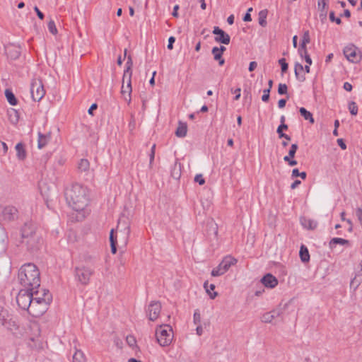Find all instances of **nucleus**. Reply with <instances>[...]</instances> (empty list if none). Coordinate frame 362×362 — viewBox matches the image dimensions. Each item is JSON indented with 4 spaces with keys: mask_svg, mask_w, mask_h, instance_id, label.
I'll list each match as a JSON object with an SVG mask.
<instances>
[{
    "mask_svg": "<svg viewBox=\"0 0 362 362\" xmlns=\"http://www.w3.org/2000/svg\"><path fill=\"white\" fill-rule=\"evenodd\" d=\"M52 299L49 291L43 290L41 294L38 291V296H34L28 312L35 317L42 316L47 310Z\"/></svg>",
    "mask_w": 362,
    "mask_h": 362,
    "instance_id": "nucleus-3",
    "label": "nucleus"
},
{
    "mask_svg": "<svg viewBox=\"0 0 362 362\" xmlns=\"http://www.w3.org/2000/svg\"><path fill=\"white\" fill-rule=\"evenodd\" d=\"M89 166V161L87 159H81L78 164V168L81 171H87Z\"/></svg>",
    "mask_w": 362,
    "mask_h": 362,
    "instance_id": "nucleus-34",
    "label": "nucleus"
},
{
    "mask_svg": "<svg viewBox=\"0 0 362 362\" xmlns=\"http://www.w3.org/2000/svg\"><path fill=\"white\" fill-rule=\"evenodd\" d=\"M48 29H49V31L54 35L57 33V28H56L54 21L51 20L48 23Z\"/></svg>",
    "mask_w": 362,
    "mask_h": 362,
    "instance_id": "nucleus-42",
    "label": "nucleus"
},
{
    "mask_svg": "<svg viewBox=\"0 0 362 362\" xmlns=\"http://www.w3.org/2000/svg\"><path fill=\"white\" fill-rule=\"evenodd\" d=\"M269 313L270 314H272L273 320L280 316L281 313V312L279 310H274Z\"/></svg>",
    "mask_w": 362,
    "mask_h": 362,
    "instance_id": "nucleus-54",
    "label": "nucleus"
},
{
    "mask_svg": "<svg viewBox=\"0 0 362 362\" xmlns=\"http://www.w3.org/2000/svg\"><path fill=\"white\" fill-rule=\"evenodd\" d=\"M288 87L285 83H279L278 88V93L279 95H284L287 93Z\"/></svg>",
    "mask_w": 362,
    "mask_h": 362,
    "instance_id": "nucleus-41",
    "label": "nucleus"
},
{
    "mask_svg": "<svg viewBox=\"0 0 362 362\" xmlns=\"http://www.w3.org/2000/svg\"><path fill=\"white\" fill-rule=\"evenodd\" d=\"M337 141L341 149L345 150L346 148V145L345 144L342 139H338Z\"/></svg>",
    "mask_w": 362,
    "mask_h": 362,
    "instance_id": "nucleus-56",
    "label": "nucleus"
},
{
    "mask_svg": "<svg viewBox=\"0 0 362 362\" xmlns=\"http://www.w3.org/2000/svg\"><path fill=\"white\" fill-rule=\"evenodd\" d=\"M231 93H234L235 94V98H234V100H238L240 98V92H241V89L240 88H238L236 89H231Z\"/></svg>",
    "mask_w": 362,
    "mask_h": 362,
    "instance_id": "nucleus-49",
    "label": "nucleus"
},
{
    "mask_svg": "<svg viewBox=\"0 0 362 362\" xmlns=\"http://www.w3.org/2000/svg\"><path fill=\"white\" fill-rule=\"evenodd\" d=\"M194 322L196 325L200 324L201 322V315L199 311L198 310L194 311L193 316Z\"/></svg>",
    "mask_w": 362,
    "mask_h": 362,
    "instance_id": "nucleus-46",
    "label": "nucleus"
},
{
    "mask_svg": "<svg viewBox=\"0 0 362 362\" xmlns=\"http://www.w3.org/2000/svg\"><path fill=\"white\" fill-rule=\"evenodd\" d=\"M68 204L76 211H82L88 204V189L80 184L72 185L65 190Z\"/></svg>",
    "mask_w": 362,
    "mask_h": 362,
    "instance_id": "nucleus-1",
    "label": "nucleus"
},
{
    "mask_svg": "<svg viewBox=\"0 0 362 362\" xmlns=\"http://www.w3.org/2000/svg\"><path fill=\"white\" fill-rule=\"evenodd\" d=\"M317 6H318V8H319L321 11H325V7H326V6H327L326 2H325V0H319V1H318Z\"/></svg>",
    "mask_w": 362,
    "mask_h": 362,
    "instance_id": "nucleus-52",
    "label": "nucleus"
},
{
    "mask_svg": "<svg viewBox=\"0 0 362 362\" xmlns=\"http://www.w3.org/2000/svg\"><path fill=\"white\" fill-rule=\"evenodd\" d=\"M237 262L235 258L230 256L225 257L221 262L211 271L213 276H219L224 274L229 268Z\"/></svg>",
    "mask_w": 362,
    "mask_h": 362,
    "instance_id": "nucleus-8",
    "label": "nucleus"
},
{
    "mask_svg": "<svg viewBox=\"0 0 362 362\" xmlns=\"http://www.w3.org/2000/svg\"><path fill=\"white\" fill-rule=\"evenodd\" d=\"M303 71V66L302 64L299 63H296L294 72L297 80L300 82H303L305 80V76L304 75H300V73Z\"/></svg>",
    "mask_w": 362,
    "mask_h": 362,
    "instance_id": "nucleus-26",
    "label": "nucleus"
},
{
    "mask_svg": "<svg viewBox=\"0 0 362 362\" xmlns=\"http://www.w3.org/2000/svg\"><path fill=\"white\" fill-rule=\"evenodd\" d=\"M131 78L130 74H129V76H127L124 81V78H122V86L121 88V93L124 99L127 101L128 103L131 102V93L132 91Z\"/></svg>",
    "mask_w": 362,
    "mask_h": 362,
    "instance_id": "nucleus-13",
    "label": "nucleus"
},
{
    "mask_svg": "<svg viewBox=\"0 0 362 362\" xmlns=\"http://www.w3.org/2000/svg\"><path fill=\"white\" fill-rule=\"evenodd\" d=\"M211 52L214 55V59L218 61V64L220 66H223L225 63V60L224 59L222 58V54L220 52H214V48L212 49Z\"/></svg>",
    "mask_w": 362,
    "mask_h": 362,
    "instance_id": "nucleus-36",
    "label": "nucleus"
},
{
    "mask_svg": "<svg viewBox=\"0 0 362 362\" xmlns=\"http://www.w3.org/2000/svg\"><path fill=\"white\" fill-rule=\"evenodd\" d=\"M261 320L264 323H271L273 320L272 314L269 312L264 313L262 315Z\"/></svg>",
    "mask_w": 362,
    "mask_h": 362,
    "instance_id": "nucleus-39",
    "label": "nucleus"
},
{
    "mask_svg": "<svg viewBox=\"0 0 362 362\" xmlns=\"http://www.w3.org/2000/svg\"><path fill=\"white\" fill-rule=\"evenodd\" d=\"M226 48L224 46H221L220 47H214V52H220L222 54H223V52L226 51Z\"/></svg>",
    "mask_w": 362,
    "mask_h": 362,
    "instance_id": "nucleus-58",
    "label": "nucleus"
},
{
    "mask_svg": "<svg viewBox=\"0 0 362 362\" xmlns=\"http://www.w3.org/2000/svg\"><path fill=\"white\" fill-rule=\"evenodd\" d=\"M127 341L130 346H133L136 342V341L133 337H127Z\"/></svg>",
    "mask_w": 362,
    "mask_h": 362,
    "instance_id": "nucleus-63",
    "label": "nucleus"
},
{
    "mask_svg": "<svg viewBox=\"0 0 362 362\" xmlns=\"http://www.w3.org/2000/svg\"><path fill=\"white\" fill-rule=\"evenodd\" d=\"M31 97L34 101H40L45 95V90L40 79L35 78L30 85Z\"/></svg>",
    "mask_w": 362,
    "mask_h": 362,
    "instance_id": "nucleus-9",
    "label": "nucleus"
},
{
    "mask_svg": "<svg viewBox=\"0 0 362 362\" xmlns=\"http://www.w3.org/2000/svg\"><path fill=\"white\" fill-rule=\"evenodd\" d=\"M8 119L12 124H17L19 120V115L18 112L15 110L11 108L8 111Z\"/></svg>",
    "mask_w": 362,
    "mask_h": 362,
    "instance_id": "nucleus-30",
    "label": "nucleus"
},
{
    "mask_svg": "<svg viewBox=\"0 0 362 362\" xmlns=\"http://www.w3.org/2000/svg\"><path fill=\"white\" fill-rule=\"evenodd\" d=\"M6 55L11 59H16L21 54V47L18 45L10 44L4 47Z\"/></svg>",
    "mask_w": 362,
    "mask_h": 362,
    "instance_id": "nucleus-16",
    "label": "nucleus"
},
{
    "mask_svg": "<svg viewBox=\"0 0 362 362\" xmlns=\"http://www.w3.org/2000/svg\"><path fill=\"white\" fill-rule=\"evenodd\" d=\"M267 14H268L267 9L261 10L258 13L259 24L263 28L266 27L267 25Z\"/></svg>",
    "mask_w": 362,
    "mask_h": 362,
    "instance_id": "nucleus-24",
    "label": "nucleus"
},
{
    "mask_svg": "<svg viewBox=\"0 0 362 362\" xmlns=\"http://www.w3.org/2000/svg\"><path fill=\"white\" fill-rule=\"evenodd\" d=\"M126 65H127V68L124 72V81L126 79V78L127 76H129V74H130V76L132 77V71H131V67H132V59L131 57H129L128 58V60L126 63Z\"/></svg>",
    "mask_w": 362,
    "mask_h": 362,
    "instance_id": "nucleus-35",
    "label": "nucleus"
},
{
    "mask_svg": "<svg viewBox=\"0 0 362 362\" xmlns=\"http://www.w3.org/2000/svg\"><path fill=\"white\" fill-rule=\"evenodd\" d=\"M344 88L347 91H351L352 90V85L349 82H345L344 83Z\"/></svg>",
    "mask_w": 362,
    "mask_h": 362,
    "instance_id": "nucleus-60",
    "label": "nucleus"
},
{
    "mask_svg": "<svg viewBox=\"0 0 362 362\" xmlns=\"http://www.w3.org/2000/svg\"><path fill=\"white\" fill-rule=\"evenodd\" d=\"M94 274V270L90 267L81 265L75 268L76 279L83 285H87L91 276Z\"/></svg>",
    "mask_w": 362,
    "mask_h": 362,
    "instance_id": "nucleus-6",
    "label": "nucleus"
},
{
    "mask_svg": "<svg viewBox=\"0 0 362 362\" xmlns=\"http://www.w3.org/2000/svg\"><path fill=\"white\" fill-rule=\"evenodd\" d=\"M110 242L111 246V252L113 254L117 252V238L114 235V229H112L110 234Z\"/></svg>",
    "mask_w": 362,
    "mask_h": 362,
    "instance_id": "nucleus-32",
    "label": "nucleus"
},
{
    "mask_svg": "<svg viewBox=\"0 0 362 362\" xmlns=\"http://www.w3.org/2000/svg\"><path fill=\"white\" fill-rule=\"evenodd\" d=\"M34 10L36 12L38 18L41 20H42L45 17L44 14L40 11L37 6L34 7Z\"/></svg>",
    "mask_w": 362,
    "mask_h": 362,
    "instance_id": "nucleus-55",
    "label": "nucleus"
},
{
    "mask_svg": "<svg viewBox=\"0 0 362 362\" xmlns=\"http://www.w3.org/2000/svg\"><path fill=\"white\" fill-rule=\"evenodd\" d=\"M161 310V304L158 301H152L148 305L146 313L151 321H155L159 316Z\"/></svg>",
    "mask_w": 362,
    "mask_h": 362,
    "instance_id": "nucleus-11",
    "label": "nucleus"
},
{
    "mask_svg": "<svg viewBox=\"0 0 362 362\" xmlns=\"http://www.w3.org/2000/svg\"><path fill=\"white\" fill-rule=\"evenodd\" d=\"M288 128V125L287 124H280L278 127H277V129H276V133L278 134L279 135V137L280 139L281 138H284L285 139L286 141H290L291 140V137L290 136H288V134H286L283 132L284 130H287Z\"/></svg>",
    "mask_w": 362,
    "mask_h": 362,
    "instance_id": "nucleus-27",
    "label": "nucleus"
},
{
    "mask_svg": "<svg viewBox=\"0 0 362 362\" xmlns=\"http://www.w3.org/2000/svg\"><path fill=\"white\" fill-rule=\"evenodd\" d=\"M279 64L281 65V69L282 73H285L287 71L288 65L286 62V59L284 58H281L279 60Z\"/></svg>",
    "mask_w": 362,
    "mask_h": 362,
    "instance_id": "nucleus-40",
    "label": "nucleus"
},
{
    "mask_svg": "<svg viewBox=\"0 0 362 362\" xmlns=\"http://www.w3.org/2000/svg\"><path fill=\"white\" fill-rule=\"evenodd\" d=\"M41 238L38 235L21 240V244L22 247H25L28 251L31 252H33L39 249L40 245H41Z\"/></svg>",
    "mask_w": 362,
    "mask_h": 362,
    "instance_id": "nucleus-10",
    "label": "nucleus"
},
{
    "mask_svg": "<svg viewBox=\"0 0 362 362\" xmlns=\"http://www.w3.org/2000/svg\"><path fill=\"white\" fill-rule=\"evenodd\" d=\"M349 110L350 111V113L352 115H356L358 113V106L356 103L354 101H351L349 103L348 105Z\"/></svg>",
    "mask_w": 362,
    "mask_h": 362,
    "instance_id": "nucleus-38",
    "label": "nucleus"
},
{
    "mask_svg": "<svg viewBox=\"0 0 362 362\" xmlns=\"http://www.w3.org/2000/svg\"><path fill=\"white\" fill-rule=\"evenodd\" d=\"M261 283L267 288H274L278 284L277 279L271 274H267L262 279Z\"/></svg>",
    "mask_w": 362,
    "mask_h": 362,
    "instance_id": "nucleus-18",
    "label": "nucleus"
},
{
    "mask_svg": "<svg viewBox=\"0 0 362 362\" xmlns=\"http://www.w3.org/2000/svg\"><path fill=\"white\" fill-rule=\"evenodd\" d=\"M204 287L211 299H214L217 296L218 293L216 292L211 293V290L208 287V282L204 283Z\"/></svg>",
    "mask_w": 362,
    "mask_h": 362,
    "instance_id": "nucleus-45",
    "label": "nucleus"
},
{
    "mask_svg": "<svg viewBox=\"0 0 362 362\" xmlns=\"http://www.w3.org/2000/svg\"><path fill=\"white\" fill-rule=\"evenodd\" d=\"M35 296H38V290L31 291L29 288L20 290L16 296L18 305L23 310H28Z\"/></svg>",
    "mask_w": 362,
    "mask_h": 362,
    "instance_id": "nucleus-5",
    "label": "nucleus"
},
{
    "mask_svg": "<svg viewBox=\"0 0 362 362\" xmlns=\"http://www.w3.org/2000/svg\"><path fill=\"white\" fill-rule=\"evenodd\" d=\"M0 323L8 329H12L16 325L14 321L9 318L8 310L0 308Z\"/></svg>",
    "mask_w": 362,
    "mask_h": 362,
    "instance_id": "nucleus-15",
    "label": "nucleus"
},
{
    "mask_svg": "<svg viewBox=\"0 0 362 362\" xmlns=\"http://www.w3.org/2000/svg\"><path fill=\"white\" fill-rule=\"evenodd\" d=\"M18 217V210L16 207L8 206L2 211V218L6 221H12Z\"/></svg>",
    "mask_w": 362,
    "mask_h": 362,
    "instance_id": "nucleus-17",
    "label": "nucleus"
},
{
    "mask_svg": "<svg viewBox=\"0 0 362 362\" xmlns=\"http://www.w3.org/2000/svg\"><path fill=\"white\" fill-rule=\"evenodd\" d=\"M345 57L352 63H358L362 59V52L353 44L346 46L343 50Z\"/></svg>",
    "mask_w": 362,
    "mask_h": 362,
    "instance_id": "nucleus-7",
    "label": "nucleus"
},
{
    "mask_svg": "<svg viewBox=\"0 0 362 362\" xmlns=\"http://www.w3.org/2000/svg\"><path fill=\"white\" fill-rule=\"evenodd\" d=\"M301 42L307 43V44L310 43V33H309L308 30L304 32Z\"/></svg>",
    "mask_w": 362,
    "mask_h": 362,
    "instance_id": "nucleus-48",
    "label": "nucleus"
},
{
    "mask_svg": "<svg viewBox=\"0 0 362 362\" xmlns=\"http://www.w3.org/2000/svg\"><path fill=\"white\" fill-rule=\"evenodd\" d=\"M356 216L357 217L358 221L362 225V209L357 208L355 211Z\"/></svg>",
    "mask_w": 362,
    "mask_h": 362,
    "instance_id": "nucleus-50",
    "label": "nucleus"
},
{
    "mask_svg": "<svg viewBox=\"0 0 362 362\" xmlns=\"http://www.w3.org/2000/svg\"><path fill=\"white\" fill-rule=\"evenodd\" d=\"M180 164H178L177 162H175L173 166V170L172 171V176L175 179H178L180 176Z\"/></svg>",
    "mask_w": 362,
    "mask_h": 362,
    "instance_id": "nucleus-37",
    "label": "nucleus"
},
{
    "mask_svg": "<svg viewBox=\"0 0 362 362\" xmlns=\"http://www.w3.org/2000/svg\"><path fill=\"white\" fill-rule=\"evenodd\" d=\"M300 223L305 228L309 230H314L317 226V222L315 220L310 218H301Z\"/></svg>",
    "mask_w": 362,
    "mask_h": 362,
    "instance_id": "nucleus-20",
    "label": "nucleus"
},
{
    "mask_svg": "<svg viewBox=\"0 0 362 362\" xmlns=\"http://www.w3.org/2000/svg\"><path fill=\"white\" fill-rule=\"evenodd\" d=\"M72 362H86V358L83 352L81 350L76 349L73 355Z\"/></svg>",
    "mask_w": 362,
    "mask_h": 362,
    "instance_id": "nucleus-28",
    "label": "nucleus"
},
{
    "mask_svg": "<svg viewBox=\"0 0 362 362\" xmlns=\"http://www.w3.org/2000/svg\"><path fill=\"white\" fill-rule=\"evenodd\" d=\"M361 269L356 273L354 278L351 281V286H355L356 288L362 282V264H360Z\"/></svg>",
    "mask_w": 362,
    "mask_h": 362,
    "instance_id": "nucleus-25",
    "label": "nucleus"
},
{
    "mask_svg": "<svg viewBox=\"0 0 362 362\" xmlns=\"http://www.w3.org/2000/svg\"><path fill=\"white\" fill-rule=\"evenodd\" d=\"M5 96L8 100V102L9 103L10 105H16L17 103H18V100L15 96V95L13 94V93L9 90V89H6L5 90Z\"/></svg>",
    "mask_w": 362,
    "mask_h": 362,
    "instance_id": "nucleus-29",
    "label": "nucleus"
},
{
    "mask_svg": "<svg viewBox=\"0 0 362 362\" xmlns=\"http://www.w3.org/2000/svg\"><path fill=\"white\" fill-rule=\"evenodd\" d=\"M299 255H300V260L303 263H306V262H309V260H310L309 252H308V248L303 245H302L300 246Z\"/></svg>",
    "mask_w": 362,
    "mask_h": 362,
    "instance_id": "nucleus-23",
    "label": "nucleus"
},
{
    "mask_svg": "<svg viewBox=\"0 0 362 362\" xmlns=\"http://www.w3.org/2000/svg\"><path fill=\"white\" fill-rule=\"evenodd\" d=\"M257 63L256 62L253 61L250 63L248 69L250 71H252L257 68Z\"/></svg>",
    "mask_w": 362,
    "mask_h": 362,
    "instance_id": "nucleus-57",
    "label": "nucleus"
},
{
    "mask_svg": "<svg viewBox=\"0 0 362 362\" xmlns=\"http://www.w3.org/2000/svg\"><path fill=\"white\" fill-rule=\"evenodd\" d=\"M187 126L185 122H179L178 127L175 131L177 137L183 138L187 135Z\"/></svg>",
    "mask_w": 362,
    "mask_h": 362,
    "instance_id": "nucleus-22",
    "label": "nucleus"
},
{
    "mask_svg": "<svg viewBox=\"0 0 362 362\" xmlns=\"http://www.w3.org/2000/svg\"><path fill=\"white\" fill-rule=\"evenodd\" d=\"M194 181L198 182L200 185H202L205 183V180L203 177L202 175H197L194 177Z\"/></svg>",
    "mask_w": 362,
    "mask_h": 362,
    "instance_id": "nucleus-51",
    "label": "nucleus"
},
{
    "mask_svg": "<svg viewBox=\"0 0 362 362\" xmlns=\"http://www.w3.org/2000/svg\"><path fill=\"white\" fill-rule=\"evenodd\" d=\"M51 139V134L47 133L46 134H43L41 133L38 134V141L37 146L39 148H44Z\"/></svg>",
    "mask_w": 362,
    "mask_h": 362,
    "instance_id": "nucleus-19",
    "label": "nucleus"
},
{
    "mask_svg": "<svg viewBox=\"0 0 362 362\" xmlns=\"http://www.w3.org/2000/svg\"><path fill=\"white\" fill-rule=\"evenodd\" d=\"M175 41V38L173 36L170 37L168 39V49H172L173 48V43Z\"/></svg>",
    "mask_w": 362,
    "mask_h": 362,
    "instance_id": "nucleus-53",
    "label": "nucleus"
},
{
    "mask_svg": "<svg viewBox=\"0 0 362 362\" xmlns=\"http://www.w3.org/2000/svg\"><path fill=\"white\" fill-rule=\"evenodd\" d=\"M270 91L269 88H267L263 90V95L262 96V100L263 102H267L269 100Z\"/></svg>",
    "mask_w": 362,
    "mask_h": 362,
    "instance_id": "nucleus-47",
    "label": "nucleus"
},
{
    "mask_svg": "<svg viewBox=\"0 0 362 362\" xmlns=\"http://www.w3.org/2000/svg\"><path fill=\"white\" fill-rule=\"evenodd\" d=\"M299 112L301 116L303 117L305 120H308L311 124H313L315 122L313 115L309 111H308L305 107H300L299 109Z\"/></svg>",
    "mask_w": 362,
    "mask_h": 362,
    "instance_id": "nucleus-31",
    "label": "nucleus"
},
{
    "mask_svg": "<svg viewBox=\"0 0 362 362\" xmlns=\"http://www.w3.org/2000/svg\"><path fill=\"white\" fill-rule=\"evenodd\" d=\"M20 284L31 291L38 290L40 286V272L37 267L32 263L23 265L18 272Z\"/></svg>",
    "mask_w": 362,
    "mask_h": 362,
    "instance_id": "nucleus-2",
    "label": "nucleus"
},
{
    "mask_svg": "<svg viewBox=\"0 0 362 362\" xmlns=\"http://www.w3.org/2000/svg\"><path fill=\"white\" fill-rule=\"evenodd\" d=\"M301 182L298 180H295L291 185V188L292 189H294L296 188L299 185H300Z\"/></svg>",
    "mask_w": 362,
    "mask_h": 362,
    "instance_id": "nucleus-62",
    "label": "nucleus"
},
{
    "mask_svg": "<svg viewBox=\"0 0 362 362\" xmlns=\"http://www.w3.org/2000/svg\"><path fill=\"white\" fill-rule=\"evenodd\" d=\"M98 107V105L96 103H93L91 105V106L89 107L88 112L89 115H93V111L96 110Z\"/></svg>",
    "mask_w": 362,
    "mask_h": 362,
    "instance_id": "nucleus-59",
    "label": "nucleus"
},
{
    "mask_svg": "<svg viewBox=\"0 0 362 362\" xmlns=\"http://www.w3.org/2000/svg\"><path fill=\"white\" fill-rule=\"evenodd\" d=\"M286 100L285 99H280L278 102V107L279 108H284L286 105Z\"/></svg>",
    "mask_w": 362,
    "mask_h": 362,
    "instance_id": "nucleus-61",
    "label": "nucleus"
},
{
    "mask_svg": "<svg viewBox=\"0 0 362 362\" xmlns=\"http://www.w3.org/2000/svg\"><path fill=\"white\" fill-rule=\"evenodd\" d=\"M156 337L158 344L162 346L170 344L173 339V332L171 326L161 325L157 327Z\"/></svg>",
    "mask_w": 362,
    "mask_h": 362,
    "instance_id": "nucleus-4",
    "label": "nucleus"
},
{
    "mask_svg": "<svg viewBox=\"0 0 362 362\" xmlns=\"http://www.w3.org/2000/svg\"><path fill=\"white\" fill-rule=\"evenodd\" d=\"M349 243V240L341 238H334L329 242V245L331 247H334L336 245L339 244L341 245H346Z\"/></svg>",
    "mask_w": 362,
    "mask_h": 362,
    "instance_id": "nucleus-33",
    "label": "nucleus"
},
{
    "mask_svg": "<svg viewBox=\"0 0 362 362\" xmlns=\"http://www.w3.org/2000/svg\"><path fill=\"white\" fill-rule=\"evenodd\" d=\"M16 156L18 160H23L26 158V151L24 145L22 143H18L16 145Z\"/></svg>",
    "mask_w": 362,
    "mask_h": 362,
    "instance_id": "nucleus-21",
    "label": "nucleus"
},
{
    "mask_svg": "<svg viewBox=\"0 0 362 362\" xmlns=\"http://www.w3.org/2000/svg\"><path fill=\"white\" fill-rule=\"evenodd\" d=\"M214 35L216 36L214 37V40L216 42L222 43L224 45H228L230 43V37L228 34L221 29L218 26H215L212 31Z\"/></svg>",
    "mask_w": 362,
    "mask_h": 362,
    "instance_id": "nucleus-14",
    "label": "nucleus"
},
{
    "mask_svg": "<svg viewBox=\"0 0 362 362\" xmlns=\"http://www.w3.org/2000/svg\"><path fill=\"white\" fill-rule=\"evenodd\" d=\"M297 149H298V145L296 144H293L291 146V148L288 151L289 156H291V158H294Z\"/></svg>",
    "mask_w": 362,
    "mask_h": 362,
    "instance_id": "nucleus-44",
    "label": "nucleus"
},
{
    "mask_svg": "<svg viewBox=\"0 0 362 362\" xmlns=\"http://www.w3.org/2000/svg\"><path fill=\"white\" fill-rule=\"evenodd\" d=\"M329 20L332 22H335L338 25H340L341 23V18H336L334 11H331L329 13Z\"/></svg>",
    "mask_w": 362,
    "mask_h": 362,
    "instance_id": "nucleus-43",
    "label": "nucleus"
},
{
    "mask_svg": "<svg viewBox=\"0 0 362 362\" xmlns=\"http://www.w3.org/2000/svg\"><path fill=\"white\" fill-rule=\"evenodd\" d=\"M243 21L249 22L252 21L251 15L249 13H246L243 17Z\"/></svg>",
    "mask_w": 362,
    "mask_h": 362,
    "instance_id": "nucleus-64",
    "label": "nucleus"
},
{
    "mask_svg": "<svg viewBox=\"0 0 362 362\" xmlns=\"http://www.w3.org/2000/svg\"><path fill=\"white\" fill-rule=\"evenodd\" d=\"M36 235H37L36 233V225L31 221L25 223L21 230V240L28 238L29 237H33Z\"/></svg>",
    "mask_w": 362,
    "mask_h": 362,
    "instance_id": "nucleus-12",
    "label": "nucleus"
}]
</instances>
